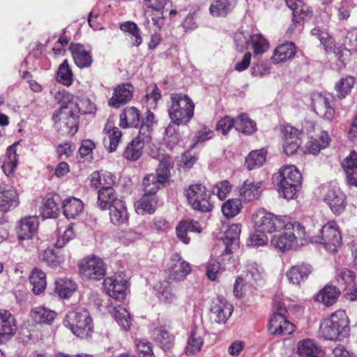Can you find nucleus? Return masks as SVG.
I'll return each instance as SVG.
<instances>
[{"label": "nucleus", "instance_id": "1", "mask_svg": "<svg viewBox=\"0 0 357 357\" xmlns=\"http://www.w3.org/2000/svg\"><path fill=\"white\" fill-rule=\"evenodd\" d=\"M61 94L62 105L53 118L63 123L68 133L73 135L78 130L79 114L91 113L95 106L88 99H79L67 91H63Z\"/></svg>", "mask_w": 357, "mask_h": 357}, {"label": "nucleus", "instance_id": "2", "mask_svg": "<svg viewBox=\"0 0 357 357\" xmlns=\"http://www.w3.org/2000/svg\"><path fill=\"white\" fill-rule=\"evenodd\" d=\"M255 227L259 233L279 232L282 229H296L298 235L305 236V228L297 221L287 216H278L265 210H259L252 215Z\"/></svg>", "mask_w": 357, "mask_h": 357}, {"label": "nucleus", "instance_id": "3", "mask_svg": "<svg viewBox=\"0 0 357 357\" xmlns=\"http://www.w3.org/2000/svg\"><path fill=\"white\" fill-rule=\"evenodd\" d=\"M320 335L325 340H342L350 332L349 319L344 310H337L323 320L319 327Z\"/></svg>", "mask_w": 357, "mask_h": 357}, {"label": "nucleus", "instance_id": "4", "mask_svg": "<svg viewBox=\"0 0 357 357\" xmlns=\"http://www.w3.org/2000/svg\"><path fill=\"white\" fill-rule=\"evenodd\" d=\"M273 179L280 195L294 199L301 183L302 176L294 165H284L274 174Z\"/></svg>", "mask_w": 357, "mask_h": 357}, {"label": "nucleus", "instance_id": "5", "mask_svg": "<svg viewBox=\"0 0 357 357\" xmlns=\"http://www.w3.org/2000/svg\"><path fill=\"white\" fill-rule=\"evenodd\" d=\"M317 231V234L314 231L309 230L307 233L305 231L303 238L309 239L312 243L323 244L329 252H335L342 243V236L337 223L334 221L328 222L321 228L319 227Z\"/></svg>", "mask_w": 357, "mask_h": 357}, {"label": "nucleus", "instance_id": "6", "mask_svg": "<svg viewBox=\"0 0 357 357\" xmlns=\"http://www.w3.org/2000/svg\"><path fill=\"white\" fill-rule=\"evenodd\" d=\"M195 105L192 100L182 93H172L168 103L171 121L176 124H187L194 115Z\"/></svg>", "mask_w": 357, "mask_h": 357}, {"label": "nucleus", "instance_id": "7", "mask_svg": "<svg viewBox=\"0 0 357 357\" xmlns=\"http://www.w3.org/2000/svg\"><path fill=\"white\" fill-rule=\"evenodd\" d=\"M64 325L76 336L87 338L93 333V321L89 312L84 309H77L69 312L64 320Z\"/></svg>", "mask_w": 357, "mask_h": 357}, {"label": "nucleus", "instance_id": "8", "mask_svg": "<svg viewBox=\"0 0 357 357\" xmlns=\"http://www.w3.org/2000/svg\"><path fill=\"white\" fill-rule=\"evenodd\" d=\"M275 311L270 319L268 331L273 335H289L294 332V326L286 318L287 309L284 301L274 298Z\"/></svg>", "mask_w": 357, "mask_h": 357}, {"label": "nucleus", "instance_id": "9", "mask_svg": "<svg viewBox=\"0 0 357 357\" xmlns=\"http://www.w3.org/2000/svg\"><path fill=\"white\" fill-rule=\"evenodd\" d=\"M79 271L82 278L100 280L106 273V264L103 260L95 255L84 257L79 263Z\"/></svg>", "mask_w": 357, "mask_h": 357}, {"label": "nucleus", "instance_id": "10", "mask_svg": "<svg viewBox=\"0 0 357 357\" xmlns=\"http://www.w3.org/2000/svg\"><path fill=\"white\" fill-rule=\"evenodd\" d=\"M186 197L189 204L195 210L208 212L213 208V204L210 200L209 192L201 184L190 185L187 190Z\"/></svg>", "mask_w": 357, "mask_h": 357}, {"label": "nucleus", "instance_id": "11", "mask_svg": "<svg viewBox=\"0 0 357 357\" xmlns=\"http://www.w3.org/2000/svg\"><path fill=\"white\" fill-rule=\"evenodd\" d=\"M19 195L17 190L6 183H0V224L3 215L19 205Z\"/></svg>", "mask_w": 357, "mask_h": 357}, {"label": "nucleus", "instance_id": "12", "mask_svg": "<svg viewBox=\"0 0 357 357\" xmlns=\"http://www.w3.org/2000/svg\"><path fill=\"white\" fill-rule=\"evenodd\" d=\"M311 99L312 110L317 115L328 121L333 119L335 109L331 105L332 97L317 93H314Z\"/></svg>", "mask_w": 357, "mask_h": 357}, {"label": "nucleus", "instance_id": "13", "mask_svg": "<svg viewBox=\"0 0 357 357\" xmlns=\"http://www.w3.org/2000/svg\"><path fill=\"white\" fill-rule=\"evenodd\" d=\"M233 312V306L225 298L218 296L211 302V318L218 324H225Z\"/></svg>", "mask_w": 357, "mask_h": 357}, {"label": "nucleus", "instance_id": "14", "mask_svg": "<svg viewBox=\"0 0 357 357\" xmlns=\"http://www.w3.org/2000/svg\"><path fill=\"white\" fill-rule=\"evenodd\" d=\"M103 287L110 297L120 301L126 298L128 289L127 281L121 276L115 275L105 278Z\"/></svg>", "mask_w": 357, "mask_h": 357}, {"label": "nucleus", "instance_id": "15", "mask_svg": "<svg viewBox=\"0 0 357 357\" xmlns=\"http://www.w3.org/2000/svg\"><path fill=\"white\" fill-rule=\"evenodd\" d=\"M324 201L336 215H340L346 208V195L337 187L329 188L324 196Z\"/></svg>", "mask_w": 357, "mask_h": 357}, {"label": "nucleus", "instance_id": "16", "mask_svg": "<svg viewBox=\"0 0 357 357\" xmlns=\"http://www.w3.org/2000/svg\"><path fill=\"white\" fill-rule=\"evenodd\" d=\"M170 274L169 280L175 281L183 280L191 272V266L188 262L182 259L178 253L174 254L168 265Z\"/></svg>", "mask_w": 357, "mask_h": 357}, {"label": "nucleus", "instance_id": "17", "mask_svg": "<svg viewBox=\"0 0 357 357\" xmlns=\"http://www.w3.org/2000/svg\"><path fill=\"white\" fill-rule=\"evenodd\" d=\"M17 331L14 316L6 310H0V343L11 339Z\"/></svg>", "mask_w": 357, "mask_h": 357}, {"label": "nucleus", "instance_id": "18", "mask_svg": "<svg viewBox=\"0 0 357 357\" xmlns=\"http://www.w3.org/2000/svg\"><path fill=\"white\" fill-rule=\"evenodd\" d=\"M298 130L295 128L286 126L282 129V149L287 155L294 154L299 148L301 142L298 137Z\"/></svg>", "mask_w": 357, "mask_h": 357}, {"label": "nucleus", "instance_id": "19", "mask_svg": "<svg viewBox=\"0 0 357 357\" xmlns=\"http://www.w3.org/2000/svg\"><path fill=\"white\" fill-rule=\"evenodd\" d=\"M283 230L282 233L274 235L271 239V244L275 248L282 252L290 250L296 243V236L295 232H296L298 237L303 238V235L298 234L296 229Z\"/></svg>", "mask_w": 357, "mask_h": 357}, {"label": "nucleus", "instance_id": "20", "mask_svg": "<svg viewBox=\"0 0 357 357\" xmlns=\"http://www.w3.org/2000/svg\"><path fill=\"white\" fill-rule=\"evenodd\" d=\"M202 229L199 223L194 220H183L176 227V234L178 239L183 243L188 245L190 242L189 232L200 234Z\"/></svg>", "mask_w": 357, "mask_h": 357}, {"label": "nucleus", "instance_id": "21", "mask_svg": "<svg viewBox=\"0 0 357 357\" xmlns=\"http://www.w3.org/2000/svg\"><path fill=\"white\" fill-rule=\"evenodd\" d=\"M262 268L260 267L255 262H250L247 266V273L245 278L240 276L236 280V282L234 286V293L236 296L239 292L238 288L241 290V286L243 283H248L250 285H253L255 282H257L261 278L262 273Z\"/></svg>", "mask_w": 357, "mask_h": 357}, {"label": "nucleus", "instance_id": "22", "mask_svg": "<svg viewBox=\"0 0 357 357\" xmlns=\"http://www.w3.org/2000/svg\"><path fill=\"white\" fill-rule=\"evenodd\" d=\"M38 226V217L29 216L20 220L17 229L20 240L31 239L37 231Z\"/></svg>", "mask_w": 357, "mask_h": 357}, {"label": "nucleus", "instance_id": "23", "mask_svg": "<svg viewBox=\"0 0 357 357\" xmlns=\"http://www.w3.org/2000/svg\"><path fill=\"white\" fill-rule=\"evenodd\" d=\"M262 192V183L246 180L239 188V196L244 202L257 199Z\"/></svg>", "mask_w": 357, "mask_h": 357}, {"label": "nucleus", "instance_id": "24", "mask_svg": "<svg viewBox=\"0 0 357 357\" xmlns=\"http://www.w3.org/2000/svg\"><path fill=\"white\" fill-rule=\"evenodd\" d=\"M312 272L310 264L300 263L292 266L287 272V277L290 283L298 285L305 281Z\"/></svg>", "mask_w": 357, "mask_h": 357}, {"label": "nucleus", "instance_id": "25", "mask_svg": "<svg viewBox=\"0 0 357 357\" xmlns=\"http://www.w3.org/2000/svg\"><path fill=\"white\" fill-rule=\"evenodd\" d=\"M132 86L129 84L117 86L114 89L112 97L109 100V105L118 108L121 104H125L132 98Z\"/></svg>", "mask_w": 357, "mask_h": 357}, {"label": "nucleus", "instance_id": "26", "mask_svg": "<svg viewBox=\"0 0 357 357\" xmlns=\"http://www.w3.org/2000/svg\"><path fill=\"white\" fill-rule=\"evenodd\" d=\"M114 183L115 176L110 172L96 171L91 174V185L98 190L113 188Z\"/></svg>", "mask_w": 357, "mask_h": 357}, {"label": "nucleus", "instance_id": "27", "mask_svg": "<svg viewBox=\"0 0 357 357\" xmlns=\"http://www.w3.org/2000/svg\"><path fill=\"white\" fill-rule=\"evenodd\" d=\"M349 185L357 187V153L351 152L342 162Z\"/></svg>", "mask_w": 357, "mask_h": 357}, {"label": "nucleus", "instance_id": "28", "mask_svg": "<svg viewBox=\"0 0 357 357\" xmlns=\"http://www.w3.org/2000/svg\"><path fill=\"white\" fill-rule=\"evenodd\" d=\"M62 208L63 215L68 219H75L82 213L84 205L79 199L72 197L64 199Z\"/></svg>", "mask_w": 357, "mask_h": 357}, {"label": "nucleus", "instance_id": "29", "mask_svg": "<svg viewBox=\"0 0 357 357\" xmlns=\"http://www.w3.org/2000/svg\"><path fill=\"white\" fill-rule=\"evenodd\" d=\"M109 209V218L112 224L120 225L128 222L127 208L122 200L116 201Z\"/></svg>", "mask_w": 357, "mask_h": 357}, {"label": "nucleus", "instance_id": "30", "mask_svg": "<svg viewBox=\"0 0 357 357\" xmlns=\"http://www.w3.org/2000/svg\"><path fill=\"white\" fill-rule=\"evenodd\" d=\"M56 316V312L43 306L35 307L30 312L31 319L36 324H50Z\"/></svg>", "mask_w": 357, "mask_h": 357}, {"label": "nucleus", "instance_id": "31", "mask_svg": "<svg viewBox=\"0 0 357 357\" xmlns=\"http://www.w3.org/2000/svg\"><path fill=\"white\" fill-rule=\"evenodd\" d=\"M241 225H231L225 232L224 244L225 250L228 253H231L238 246L239 236L241 234Z\"/></svg>", "mask_w": 357, "mask_h": 357}, {"label": "nucleus", "instance_id": "32", "mask_svg": "<svg viewBox=\"0 0 357 357\" xmlns=\"http://www.w3.org/2000/svg\"><path fill=\"white\" fill-rule=\"evenodd\" d=\"M298 354L300 357H324V352L312 340L306 339L298 342Z\"/></svg>", "mask_w": 357, "mask_h": 357}, {"label": "nucleus", "instance_id": "33", "mask_svg": "<svg viewBox=\"0 0 357 357\" xmlns=\"http://www.w3.org/2000/svg\"><path fill=\"white\" fill-rule=\"evenodd\" d=\"M296 53V47L291 42L282 44L276 47L271 59L273 63H279L291 59Z\"/></svg>", "mask_w": 357, "mask_h": 357}, {"label": "nucleus", "instance_id": "34", "mask_svg": "<svg viewBox=\"0 0 357 357\" xmlns=\"http://www.w3.org/2000/svg\"><path fill=\"white\" fill-rule=\"evenodd\" d=\"M158 205V199L155 195H151L147 193L143 195L136 204V211L138 214L153 213Z\"/></svg>", "mask_w": 357, "mask_h": 357}, {"label": "nucleus", "instance_id": "35", "mask_svg": "<svg viewBox=\"0 0 357 357\" xmlns=\"http://www.w3.org/2000/svg\"><path fill=\"white\" fill-rule=\"evenodd\" d=\"M146 20L144 25L154 31L160 30L165 24L164 10H149L144 12Z\"/></svg>", "mask_w": 357, "mask_h": 357}, {"label": "nucleus", "instance_id": "36", "mask_svg": "<svg viewBox=\"0 0 357 357\" xmlns=\"http://www.w3.org/2000/svg\"><path fill=\"white\" fill-rule=\"evenodd\" d=\"M72 56L75 64L80 68L91 66L92 57L82 45L75 44L70 47Z\"/></svg>", "mask_w": 357, "mask_h": 357}, {"label": "nucleus", "instance_id": "37", "mask_svg": "<svg viewBox=\"0 0 357 357\" xmlns=\"http://www.w3.org/2000/svg\"><path fill=\"white\" fill-rule=\"evenodd\" d=\"M17 146V144L15 143L7 149L6 155L2 165V169L6 176L12 175L17 167L18 162Z\"/></svg>", "mask_w": 357, "mask_h": 357}, {"label": "nucleus", "instance_id": "38", "mask_svg": "<svg viewBox=\"0 0 357 357\" xmlns=\"http://www.w3.org/2000/svg\"><path fill=\"white\" fill-rule=\"evenodd\" d=\"M340 295L338 288L333 285H326L316 296V301L322 303L326 306L333 305Z\"/></svg>", "mask_w": 357, "mask_h": 357}, {"label": "nucleus", "instance_id": "39", "mask_svg": "<svg viewBox=\"0 0 357 357\" xmlns=\"http://www.w3.org/2000/svg\"><path fill=\"white\" fill-rule=\"evenodd\" d=\"M120 29L129 34V40L132 47H139L142 43L141 31L137 24L127 21L120 24Z\"/></svg>", "mask_w": 357, "mask_h": 357}, {"label": "nucleus", "instance_id": "40", "mask_svg": "<svg viewBox=\"0 0 357 357\" xmlns=\"http://www.w3.org/2000/svg\"><path fill=\"white\" fill-rule=\"evenodd\" d=\"M139 123V110L134 107H127L120 115L119 126L126 128L129 126L137 127Z\"/></svg>", "mask_w": 357, "mask_h": 357}, {"label": "nucleus", "instance_id": "41", "mask_svg": "<svg viewBox=\"0 0 357 357\" xmlns=\"http://www.w3.org/2000/svg\"><path fill=\"white\" fill-rule=\"evenodd\" d=\"M105 130L106 131V137L105 138V145L107 147L109 152L114 151L119 144L122 132L117 127H112L107 123Z\"/></svg>", "mask_w": 357, "mask_h": 357}, {"label": "nucleus", "instance_id": "42", "mask_svg": "<svg viewBox=\"0 0 357 357\" xmlns=\"http://www.w3.org/2000/svg\"><path fill=\"white\" fill-rule=\"evenodd\" d=\"M109 311L119 325L121 326L124 331H127L130 330L131 326L130 316V313L125 307L120 305L117 307H111V309L109 310Z\"/></svg>", "mask_w": 357, "mask_h": 357}, {"label": "nucleus", "instance_id": "43", "mask_svg": "<svg viewBox=\"0 0 357 357\" xmlns=\"http://www.w3.org/2000/svg\"><path fill=\"white\" fill-rule=\"evenodd\" d=\"M113 188L99 190L98 192V205L102 210L109 209L114 205L116 201H120Z\"/></svg>", "mask_w": 357, "mask_h": 357}, {"label": "nucleus", "instance_id": "44", "mask_svg": "<svg viewBox=\"0 0 357 357\" xmlns=\"http://www.w3.org/2000/svg\"><path fill=\"white\" fill-rule=\"evenodd\" d=\"M235 129L246 135L253 134L257 130L256 123L243 113L235 119Z\"/></svg>", "mask_w": 357, "mask_h": 357}, {"label": "nucleus", "instance_id": "45", "mask_svg": "<svg viewBox=\"0 0 357 357\" xmlns=\"http://www.w3.org/2000/svg\"><path fill=\"white\" fill-rule=\"evenodd\" d=\"M311 34L319 40L326 51L339 54V52H336L334 38L326 30L321 29L319 27H315L311 30Z\"/></svg>", "mask_w": 357, "mask_h": 357}, {"label": "nucleus", "instance_id": "46", "mask_svg": "<svg viewBox=\"0 0 357 357\" xmlns=\"http://www.w3.org/2000/svg\"><path fill=\"white\" fill-rule=\"evenodd\" d=\"M144 146V142L140 141L139 138L133 139L127 145L123 154V157L132 161L138 160L142 154Z\"/></svg>", "mask_w": 357, "mask_h": 357}, {"label": "nucleus", "instance_id": "47", "mask_svg": "<svg viewBox=\"0 0 357 357\" xmlns=\"http://www.w3.org/2000/svg\"><path fill=\"white\" fill-rule=\"evenodd\" d=\"M77 289V284L72 280L60 278L55 282V291L61 298H69Z\"/></svg>", "mask_w": 357, "mask_h": 357}, {"label": "nucleus", "instance_id": "48", "mask_svg": "<svg viewBox=\"0 0 357 357\" xmlns=\"http://www.w3.org/2000/svg\"><path fill=\"white\" fill-rule=\"evenodd\" d=\"M355 83L356 79L350 75H347L338 80L335 85L337 98H344L351 93Z\"/></svg>", "mask_w": 357, "mask_h": 357}, {"label": "nucleus", "instance_id": "49", "mask_svg": "<svg viewBox=\"0 0 357 357\" xmlns=\"http://www.w3.org/2000/svg\"><path fill=\"white\" fill-rule=\"evenodd\" d=\"M59 211V203L52 196H46L40 208V214L43 218H54Z\"/></svg>", "mask_w": 357, "mask_h": 357}, {"label": "nucleus", "instance_id": "50", "mask_svg": "<svg viewBox=\"0 0 357 357\" xmlns=\"http://www.w3.org/2000/svg\"><path fill=\"white\" fill-rule=\"evenodd\" d=\"M30 283L32 285L33 291L35 294H40L46 287V275L42 271L35 268L29 277Z\"/></svg>", "mask_w": 357, "mask_h": 357}, {"label": "nucleus", "instance_id": "51", "mask_svg": "<svg viewBox=\"0 0 357 357\" xmlns=\"http://www.w3.org/2000/svg\"><path fill=\"white\" fill-rule=\"evenodd\" d=\"M204 340L201 334L197 330H192L188 337L185 347L188 355H195L199 352L203 347Z\"/></svg>", "mask_w": 357, "mask_h": 357}, {"label": "nucleus", "instance_id": "52", "mask_svg": "<svg viewBox=\"0 0 357 357\" xmlns=\"http://www.w3.org/2000/svg\"><path fill=\"white\" fill-rule=\"evenodd\" d=\"M56 235L57 239L55 246L58 248H61L75 237V232L71 225H61L57 228Z\"/></svg>", "mask_w": 357, "mask_h": 357}, {"label": "nucleus", "instance_id": "53", "mask_svg": "<svg viewBox=\"0 0 357 357\" xmlns=\"http://www.w3.org/2000/svg\"><path fill=\"white\" fill-rule=\"evenodd\" d=\"M165 182L155 174L146 176L143 180V186L145 193L155 195V193Z\"/></svg>", "mask_w": 357, "mask_h": 357}, {"label": "nucleus", "instance_id": "54", "mask_svg": "<svg viewBox=\"0 0 357 357\" xmlns=\"http://www.w3.org/2000/svg\"><path fill=\"white\" fill-rule=\"evenodd\" d=\"M155 340L164 349H168L173 345L174 337L165 328L160 327L153 331Z\"/></svg>", "mask_w": 357, "mask_h": 357}, {"label": "nucleus", "instance_id": "55", "mask_svg": "<svg viewBox=\"0 0 357 357\" xmlns=\"http://www.w3.org/2000/svg\"><path fill=\"white\" fill-rule=\"evenodd\" d=\"M241 201L239 199H229L222 205V212L227 218L237 215L242 209Z\"/></svg>", "mask_w": 357, "mask_h": 357}, {"label": "nucleus", "instance_id": "56", "mask_svg": "<svg viewBox=\"0 0 357 357\" xmlns=\"http://www.w3.org/2000/svg\"><path fill=\"white\" fill-rule=\"evenodd\" d=\"M156 296L162 301L170 303L175 298L174 294L172 292L171 282L163 281L155 287Z\"/></svg>", "mask_w": 357, "mask_h": 357}, {"label": "nucleus", "instance_id": "57", "mask_svg": "<svg viewBox=\"0 0 357 357\" xmlns=\"http://www.w3.org/2000/svg\"><path fill=\"white\" fill-rule=\"evenodd\" d=\"M266 152L263 150L251 151L246 158V165L249 170L260 167L266 161Z\"/></svg>", "mask_w": 357, "mask_h": 357}, {"label": "nucleus", "instance_id": "58", "mask_svg": "<svg viewBox=\"0 0 357 357\" xmlns=\"http://www.w3.org/2000/svg\"><path fill=\"white\" fill-rule=\"evenodd\" d=\"M73 79V72L69 67L68 61L64 60L58 68L56 73V80L58 82L68 86L72 84Z\"/></svg>", "mask_w": 357, "mask_h": 357}, {"label": "nucleus", "instance_id": "59", "mask_svg": "<svg viewBox=\"0 0 357 357\" xmlns=\"http://www.w3.org/2000/svg\"><path fill=\"white\" fill-rule=\"evenodd\" d=\"M173 167V162L169 156H164L160 160L159 165L156 169V173L155 174L162 179L165 182H167L170 176V170Z\"/></svg>", "mask_w": 357, "mask_h": 357}, {"label": "nucleus", "instance_id": "60", "mask_svg": "<svg viewBox=\"0 0 357 357\" xmlns=\"http://www.w3.org/2000/svg\"><path fill=\"white\" fill-rule=\"evenodd\" d=\"M209 10L213 16H225L230 11V5L228 0H211Z\"/></svg>", "mask_w": 357, "mask_h": 357}, {"label": "nucleus", "instance_id": "61", "mask_svg": "<svg viewBox=\"0 0 357 357\" xmlns=\"http://www.w3.org/2000/svg\"><path fill=\"white\" fill-rule=\"evenodd\" d=\"M234 39L236 49L239 52H243L247 50L250 45L252 35L248 31L238 30L235 33Z\"/></svg>", "mask_w": 357, "mask_h": 357}, {"label": "nucleus", "instance_id": "62", "mask_svg": "<svg viewBox=\"0 0 357 357\" xmlns=\"http://www.w3.org/2000/svg\"><path fill=\"white\" fill-rule=\"evenodd\" d=\"M250 45L255 55L261 54L268 50L269 47L267 40L261 34L252 35Z\"/></svg>", "mask_w": 357, "mask_h": 357}, {"label": "nucleus", "instance_id": "63", "mask_svg": "<svg viewBox=\"0 0 357 357\" xmlns=\"http://www.w3.org/2000/svg\"><path fill=\"white\" fill-rule=\"evenodd\" d=\"M292 15L293 21L296 23H300L301 20H307L311 17L312 10L308 6L299 2L298 6H296V9L292 12Z\"/></svg>", "mask_w": 357, "mask_h": 357}, {"label": "nucleus", "instance_id": "64", "mask_svg": "<svg viewBox=\"0 0 357 357\" xmlns=\"http://www.w3.org/2000/svg\"><path fill=\"white\" fill-rule=\"evenodd\" d=\"M343 45L346 51L357 52V30L347 32Z\"/></svg>", "mask_w": 357, "mask_h": 357}]
</instances>
